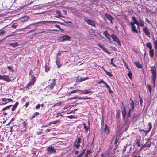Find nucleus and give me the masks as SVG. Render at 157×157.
<instances>
[{"instance_id":"obj_1","label":"nucleus","mask_w":157,"mask_h":157,"mask_svg":"<svg viewBox=\"0 0 157 157\" xmlns=\"http://www.w3.org/2000/svg\"><path fill=\"white\" fill-rule=\"evenodd\" d=\"M151 71L152 74L151 77V82L153 84V87L155 86V84L156 78V70L155 66H153L151 67Z\"/></svg>"},{"instance_id":"obj_2","label":"nucleus","mask_w":157,"mask_h":157,"mask_svg":"<svg viewBox=\"0 0 157 157\" xmlns=\"http://www.w3.org/2000/svg\"><path fill=\"white\" fill-rule=\"evenodd\" d=\"M132 21L130 23V25L131 26V30L132 32H134L136 33H138V31L136 29V27L134 25L135 24L138 25V21L135 18V17H132Z\"/></svg>"},{"instance_id":"obj_3","label":"nucleus","mask_w":157,"mask_h":157,"mask_svg":"<svg viewBox=\"0 0 157 157\" xmlns=\"http://www.w3.org/2000/svg\"><path fill=\"white\" fill-rule=\"evenodd\" d=\"M85 21L86 22L87 24L93 27L95 26V22L93 20L89 19L87 17H85L84 19Z\"/></svg>"},{"instance_id":"obj_4","label":"nucleus","mask_w":157,"mask_h":157,"mask_svg":"<svg viewBox=\"0 0 157 157\" xmlns=\"http://www.w3.org/2000/svg\"><path fill=\"white\" fill-rule=\"evenodd\" d=\"M35 77H32V79L30 82L28 83L26 86V89H28L29 88L34 84L35 82Z\"/></svg>"},{"instance_id":"obj_5","label":"nucleus","mask_w":157,"mask_h":157,"mask_svg":"<svg viewBox=\"0 0 157 157\" xmlns=\"http://www.w3.org/2000/svg\"><path fill=\"white\" fill-rule=\"evenodd\" d=\"M0 79L3 80L8 82L11 81V80L9 77L6 75H0Z\"/></svg>"},{"instance_id":"obj_6","label":"nucleus","mask_w":157,"mask_h":157,"mask_svg":"<svg viewBox=\"0 0 157 157\" xmlns=\"http://www.w3.org/2000/svg\"><path fill=\"white\" fill-rule=\"evenodd\" d=\"M48 81L49 82H51V83L48 85V87L49 90H51L53 89L54 86L56 84L55 80L54 79H52V80L50 79Z\"/></svg>"},{"instance_id":"obj_7","label":"nucleus","mask_w":157,"mask_h":157,"mask_svg":"<svg viewBox=\"0 0 157 157\" xmlns=\"http://www.w3.org/2000/svg\"><path fill=\"white\" fill-rule=\"evenodd\" d=\"M143 31L147 37H150V35L151 34L147 26H145L144 27L143 29Z\"/></svg>"},{"instance_id":"obj_8","label":"nucleus","mask_w":157,"mask_h":157,"mask_svg":"<svg viewBox=\"0 0 157 157\" xmlns=\"http://www.w3.org/2000/svg\"><path fill=\"white\" fill-rule=\"evenodd\" d=\"M47 151L49 154H52L56 152V150L52 146L48 147L47 148Z\"/></svg>"},{"instance_id":"obj_9","label":"nucleus","mask_w":157,"mask_h":157,"mask_svg":"<svg viewBox=\"0 0 157 157\" xmlns=\"http://www.w3.org/2000/svg\"><path fill=\"white\" fill-rule=\"evenodd\" d=\"M111 37L112 38L113 41L116 42L118 44L120 45V40L115 35L113 34H112L111 35Z\"/></svg>"},{"instance_id":"obj_10","label":"nucleus","mask_w":157,"mask_h":157,"mask_svg":"<svg viewBox=\"0 0 157 157\" xmlns=\"http://www.w3.org/2000/svg\"><path fill=\"white\" fill-rule=\"evenodd\" d=\"M98 46L101 48L102 50H104L105 52L108 54H110V52L108 51L106 48L105 47L104 45L102 44H101L100 43H98Z\"/></svg>"},{"instance_id":"obj_11","label":"nucleus","mask_w":157,"mask_h":157,"mask_svg":"<svg viewBox=\"0 0 157 157\" xmlns=\"http://www.w3.org/2000/svg\"><path fill=\"white\" fill-rule=\"evenodd\" d=\"M70 37L68 35H64L60 37V40L62 41L68 40L70 39Z\"/></svg>"},{"instance_id":"obj_12","label":"nucleus","mask_w":157,"mask_h":157,"mask_svg":"<svg viewBox=\"0 0 157 157\" xmlns=\"http://www.w3.org/2000/svg\"><path fill=\"white\" fill-rule=\"evenodd\" d=\"M81 139L78 138L76 143L75 144V147L76 149H78L80 147V143Z\"/></svg>"},{"instance_id":"obj_13","label":"nucleus","mask_w":157,"mask_h":157,"mask_svg":"<svg viewBox=\"0 0 157 157\" xmlns=\"http://www.w3.org/2000/svg\"><path fill=\"white\" fill-rule=\"evenodd\" d=\"M105 16L108 20L110 21L111 23H113L112 20L114 19L113 17L110 14L107 13L105 14Z\"/></svg>"},{"instance_id":"obj_14","label":"nucleus","mask_w":157,"mask_h":157,"mask_svg":"<svg viewBox=\"0 0 157 157\" xmlns=\"http://www.w3.org/2000/svg\"><path fill=\"white\" fill-rule=\"evenodd\" d=\"M123 110L122 111V118L123 119H125L126 116V112L125 110V107L124 106H122Z\"/></svg>"},{"instance_id":"obj_15","label":"nucleus","mask_w":157,"mask_h":157,"mask_svg":"<svg viewBox=\"0 0 157 157\" xmlns=\"http://www.w3.org/2000/svg\"><path fill=\"white\" fill-rule=\"evenodd\" d=\"M92 93V92L90 89L83 90V94H91Z\"/></svg>"},{"instance_id":"obj_16","label":"nucleus","mask_w":157,"mask_h":157,"mask_svg":"<svg viewBox=\"0 0 157 157\" xmlns=\"http://www.w3.org/2000/svg\"><path fill=\"white\" fill-rule=\"evenodd\" d=\"M103 34L109 40H111V39L110 38V37H111V35L109 34V33H108L107 31H105L104 32Z\"/></svg>"},{"instance_id":"obj_17","label":"nucleus","mask_w":157,"mask_h":157,"mask_svg":"<svg viewBox=\"0 0 157 157\" xmlns=\"http://www.w3.org/2000/svg\"><path fill=\"white\" fill-rule=\"evenodd\" d=\"M104 132L107 135L108 134L109 132V129L108 126L106 124L105 125Z\"/></svg>"},{"instance_id":"obj_18","label":"nucleus","mask_w":157,"mask_h":157,"mask_svg":"<svg viewBox=\"0 0 157 157\" xmlns=\"http://www.w3.org/2000/svg\"><path fill=\"white\" fill-rule=\"evenodd\" d=\"M149 55L150 57L151 58H153L154 55V52L153 49H152L149 50Z\"/></svg>"},{"instance_id":"obj_19","label":"nucleus","mask_w":157,"mask_h":157,"mask_svg":"<svg viewBox=\"0 0 157 157\" xmlns=\"http://www.w3.org/2000/svg\"><path fill=\"white\" fill-rule=\"evenodd\" d=\"M140 138H139L135 141V142L137 146L138 147H140Z\"/></svg>"},{"instance_id":"obj_20","label":"nucleus","mask_w":157,"mask_h":157,"mask_svg":"<svg viewBox=\"0 0 157 157\" xmlns=\"http://www.w3.org/2000/svg\"><path fill=\"white\" fill-rule=\"evenodd\" d=\"M130 101H131V102L130 103V106L131 107L130 108L134 109V107L133 101L131 98L130 99Z\"/></svg>"},{"instance_id":"obj_21","label":"nucleus","mask_w":157,"mask_h":157,"mask_svg":"<svg viewBox=\"0 0 157 157\" xmlns=\"http://www.w3.org/2000/svg\"><path fill=\"white\" fill-rule=\"evenodd\" d=\"M9 45L12 46L13 48H15L19 45L17 42H16L14 43H10L9 44Z\"/></svg>"},{"instance_id":"obj_22","label":"nucleus","mask_w":157,"mask_h":157,"mask_svg":"<svg viewBox=\"0 0 157 157\" xmlns=\"http://www.w3.org/2000/svg\"><path fill=\"white\" fill-rule=\"evenodd\" d=\"M134 63L136 66L138 68H141L142 67V66L141 64L139 62H135Z\"/></svg>"},{"instance_id":"obj_23","label":"nucleus","mask_w":157,"mask_h":157,"mask_svg":"<svg viewBox=\"0 0 157 157\" xmlns=\"http://www.w3.org/2000/svg\"><path fill=\"white\" fill-rule=\"evenodd\" d=\"M59 62V60L58 59V56H57V59L56 60V63L57 67L59 68H60L61 66V65L60 64Z\"/></svg>"},{"instance_id":"obj_24","label":"nucleus","mask_w":157,"mask_h":157,"mask_svg":"<svg viewBox=\"0 0 157 157\" xmlns=\"http://www.w3.org/2000/svg\"><path fill=\"white\" fill-rule=\"evenodd\" d=\"M146 46L149 49V50L152 49V44L150 42H148L146 44Z\"/></svg>"},{"instance_id":"obj_25","label":"nucleus","mask_w":157,"mask_h":157,"mask_svg":"<svg viewBox=\"0 0 157 157\" xmlns=\"http://www.w3.org/2000/svg\"><path fill=\"white\" fill-rule=\"evenodd\" d=\"M18 102H17L16 103L13 105V107L12 108V111H14L17 106H18Z\"/></svg>"},{"instance_id":"obj_26","label":"nucleus","mask_w":157,"mask_h":157,"mask_svg":"<svg viewBox=\"0 0 157 157\" xmlns=\"http://www.w3.org/2000/svg\"><path fill=\"white\" fill-rule=\"evenodd\" d=\"M56 21H41V22L42 23L44 24V23H56Z\"/></svg>"},{"instance_id":"obj_27","label":"nucleus","mask_w":157,"mask_h":157,"mask_svg":"<svg viewBox=\"0 0 157 157\" xmlns=\"http://www.w3.org/2000/svg\"><path fill=\"white\" fill-rule=\"evenodd\" d=\"M139 24L140 26L143 27L144 26V22L143 20H142L141 19H140L139 20Z\"/></svg>"},{"instance_id":"obj_28","label":"nucleus","mask_w":157,"mask_h":157,"mask_svg":"<svg viewBox=\"0 0 157 157\" xmlns=\"http://www.w3.org/2000/svg\"><path fill=\"white\" fill-rule=\"evenodd\" d=\"M104 71L106 72V74L108 75L109 77H111L113 76L111 74V73L110 72H108L105 69H104Z\"/></svg>"},{"instance_id":"obj_29","label":"nucleus","mask_w":157,"mask_h":157,"mask_svg":"<svg viewBox=\"0 0 157 157\" xmlns=\"http://www.w3.org/2000/svg\"><path fill=\"white\" fill-rule=\"evenodd\" d=\"M12 106V105H10L9 106H8L6 107H5L3 108V109L2 110V111H5L7 109H9L10 108V107H11Z\"/></svg>"},{"instance_id":"obj_30","label":"nucleus","mask_w":157,"mask_h":157,"mask_svg":"<svg viewBox=\"0 0 157 157\" xmlns=\"http://www.w3.org/2000/svg\"><path fill=\"white\" fill-rule=\"evenodd\" d=\"M88 78L87 77L83 78H80V79H78V81L80 82L82 81L85 80H87V79H88Z\"/></svg>"},{"instance_id":"obj_31","label":"nucleus","mask_w":157,"mask_h":157,"mask_svg":"<svg viewBox=\"0 0 157 157\" xmlns=\"http://www.w3.org/2000/svg\"><path fill=\"white\" fill-rule=\"evenodd\" d=\"M154 48L157 49V40H155L154 41Z\"/></svg>"},{"instance_id":"obj_32","label":"nucleus","mask_w":157,"mask_h":157,"mask_svg":"<svg viewBox=\"0 0 157 157\" xmlns=\"http://www.w3.org/2000/svg\"><path fill=\"white\" fill-rule=\"evenodd\" d=\"M83 125H84V128L85 129V131L86 132L88 130V128L87 126H86V125L85 123L83 122Z\"/></svg>"},{"instance_id":"obj_33","label":"nucleus","mask_w":157,"mask_h":157,"mask_svg":"<svg viewBox=\"0 0 157 157\" xmlns=\"http://www.w3.org/2000/svg\"><path fill=\"white\" fill-rule=\"evenodd\" d=\"M127 75L130 79H131L132 78V73L130 71H129L128 73L127 74Z\"/></svg>"},{"instance_id":"obj_34","label":"nucleus","mask_w":157,"mask_h":157,"mask_svg":"<svg viewBox=\"0 0 157 157\" xmlns=\"http://www.w3.org/2000/svg\"><path fill=\"white\" fill-rule=\"evenodd\" d=\"M148 126H149L148 130L149 131H150L152 128V125L151 123V122H149L148 123Z\"/></svg>"},{"instance_id":"obj_35","label":"nucleus","mask_w":157,"mask_h":157,"mask_svg":"<svg viewBox=\"0 0 157 157\" xmlns=\"http://www.w3.org/2000/svg\"><path fill=\"white\" fill-rule=\"evenodd\" d=\"M77 93L80 94H83V90H80L78 89Z\"/></svg>"},{"instance_id":"obj_36","label":"nucleus","mask_w":157,"mask_h":157,"mask_svg":"<svg viewBox=\"0 0 157 157\" xmlns=\"http://www.w3.org/2000/svg\"><path fill=\"white\" fill-rule=\"evenodd\" d=\"M57 31V30L56 29H53V30H51V29H48L46 30V33H50L52 31Z\"/></svg>"},{"instance_id":"obj_37","label":"nucleus","mask_w":157,"mask_h":157,"mask_svg":"<svg viewBox=\"0 0 157 157\" xmlns=\"http://www.w3.org/2000/svg\"><path fill=\"white\" fill-rule=\"evenodd\" d=\"M56 13L59 15V17H64V16H63L60 15L61 12L59 10L56 11Z\"/></svg>"},{"instance_id":"obj_38","label":"nucleus","mask_w":157,"mask_h":157,"mask_svg":"<svg viewBox=\"0 0 157 157\" xmlns=\"http://www.w3.org/2000/svg\"><path fill=\"white\" fill-rule=\"evenodd\" d=\"M147 89H148L149 92L150 93H151V88L150 85L148 84L147 85Z\"/></svg>"},{"instance_id":"obj_39","label":"nucleus","mask_w":157,"mask_h":157,"mask_svg":"<svg viewBox=\"0 0 157 157\" xmlns=\"http://www.w3.org/2000/svg\"><path fill=\"white\" fill-rule=\"evenodd\" d=\"M78 91V89L75 90H73V91H72L70 92L69 93V94H71L74 93H77Z\"/></svg>"},{"instance_id":"obj_40","label":"nucleus","mask_w":157,"mask_h":157,"mask_svg":"<svg viewBox=\"0 0 157 157\" xmlns=\"http://www.w3.org/2000/svg\"><path fill=\"white\" fill-rule=\"evenodd\" d=\"M17 26V24L16 23H13V24L12 25V28H16Z\"/></svg>"},{"instance_id":"obj_41","label":"nucleus","mask_w":157,"mask_h":157,"mask_svg":"<svg viewBox=\"0 0 157 157\" xmlns=\"http://www.w3.org/2000/svg\"><path fill=\"white\" fill-rule=\"evenodd\" d=\"M145 21L147 23H148L149 24L152 25V24L151 23L150 21L147 18H146L145 19Z\"/></svg>"},{"instance_id":"obj_42","label":"nucleus","mask_w":157,"mask_h":157,"mask_svg":"<svg viewBox=\"0 0 157 157\" xmlns=\"http://www.w3.org/2000/svg\"><path fill=\"white\" fill-rule=\"evenodd\" d=\"M113 58H112L111 59V63L110 64H112L114 66L116 67V66L115 65L114 63L113 62Z\"/></svg>"},{"instance_id":"obj_43","label":"nucleus","mask_w":157,"mask_h":157,"mask_svg":"<svg viewBox=\"0 0 157 157\" xmlns=\"http://www.w3.org/2000/svg\"><path fill=\"white\" fill-rule=\"evenodd\" d=\"M139 98H140V104L141 105H142V103H143V100H142V98H140V95L139 96Z\"/></svg>"},{"instance_id":"obj_44","label":"nucleus","mask_w":157,"mask_h":157,"mask_svg":"<svg viewBox=\"0 0 157 157\" xmlns=\"http://www.w3.org/2000/svg\"><path fill=\"white\" fill-rule=\"evenodd\" d=\"M104 84L105 85L106 87L108 89V90H110V86L108 85L107 83L105 82V83Z\"/></svg>"},{"instance_id":"obj_45","label":"nucleus","mask_w":157,"mask_h":157,"mask_svg":"<svg viewBox=\"0 0 157 157\" xmlns=\"http://www.w3.org/2000/svg\"><path fill=\"white\" fill-rule=\"evenodd\" d=\"M101 83H103L104 84V83H105V82L102 80H101V81L98 82V83L99 84H101Z\"/></svg>"},{"instance_id":"obj_46","label":"nucleus","mask_w":157,"mask_h":157,"mask_svg":"<svg viewBox=\"0 0 157 157\" xmlns=\"http://www.w3.org/2000/svg\"><path fill=\"white\" fill-rule=\"evenodd\" d=\"M2 100L3 102H7V98H2Z\"/></svg>"},{"instance_id":"obj_47","label":"nucleus","mask_w":157,"mask_h":157,"mask_svg":"<svg viewBox=\"0 0 157 157\" xmlns=\"http://www.w3.org/2000/svg\"><path fill=\"white\" fill-rule=\"evenodd\" d=\"M40 105H41L40 104H38L37 105L36 107V109H39L40 107Z\"/></svg>"},{"instance_id":"obj_48","label":"nucleus","mask_w":157,"mask_h":157,"mask_svg":"<svg viewBox=\"0 0 157 157\" xmlns=\"http://www.w3.org/2000/svg\"><path fill=\"white\" fill-rule=\"evenodd\" d=\"M150 131H149V130H144V132L146 134H147L150 132Z\"/></svg>"},{"instance_id":"obj_49","label":"nucleus","mask_w":157,"mask_h":157,"mask_svg":"<svg viewBox=\"0 0 157 157\" xmlns=\"http://www.w3.org/2000/svg\"><path fill=\"white\" fill-rule=\"evenodd\" d=\"M49 70V68L48 67H47L45 66V71L46 72H48Z\"/></svg>"},{"instance_id":"obj_50","label":"nucleus","mask_w":157,"mask_h":157,"mask_svg":"<svg viewBox=\"0 0 157 157\" xmlns=\"http://www.w3.org/2000/svg\"><path fill=\"white\" fill-rule=\"evenodd\" d=\"M60 113H58L57 114V115L56 116V117H59L60 116L61 117H63V116L62 115L60 114Z\"/></svg>"},{"instance_id":"obj_51","label":"nucleus","mask_w":157,"mask_h":157,"mask_svg":"<svg viewBox=\"0 0 157 157\" xmlns=\"http://www.w3.org/2000/svg\"><path fill=\"white\" fill-rule=\"evenodd\" d=\"M91 153V151L90 150H87L86 151V154L87 155L90 154Z\"/></svg>"},{"instance_id":"obj_52","label":"nucleus","mask_w":157,"mask_h":157,"mask_svg":"<svg viewBox=\"0 0 157 157\" xmlns=\"http://www.w3.org/2000/svg\"><path fill=\"white\" fill-rule=\"evenodd\" d=\"M55 26L56 27L58 28L59 29H60L61 28H60V26L59 25H58L56 24L55 25Z\"/></svg>"},{"instance_id":"obj_53","label":"nucleus","mask_w":157,"mask_h":157,"mask_svg":"<svg viewBox=\"0 0 157 157\" xmlns=\"http://www.w3.org/2000/svg\"><path fill=\"white\" fill-rule=\"evenodd\" d=\"M67 117L70 119H73L74 117V116L72 115L68 116Z\"/></svg>"},{"instance_id":"obj_54","label":"nucleus","mask_w":157,"mask_h":157,"mask_svg":"<svg viewBox=\"0 0 157 157\" xmlns=\"http://www.w3.org/2000/svg\"><path fill=\"white\" fill-rule=\"evenodd\" d=\"M84 100H86V99H91V97H84Z\"/></svg>"},{"instance_id":"obj_55","label":"nucleus","mask_w":157,"mask_h":157,"mask_svg":"<svg viewBox=\"0 0 157 157\" xmlns=\"http://www.w3.org/2000/svg\"><path fill=\"white\" fill-rule=\"evenodd\" d=\"M5 32L4 31H2L0 32V35H2L4 34L5 33Z\"/></svg>"},{"instance_id":"obj_56","label":"nucleus","mask_w":157,"mask_h":157,"mask_svg":"<svg viewBox=\"0 0 157 157\" xmlns=\"http://www.w3.org/2000/svg\"><path fill=\"white\" fill-rule=\"evenodd\" d=\"M58 105H60V104L58 103H56L55 104H54L53 106V107H55L56 106H58Z\"/></svg>"},{"instance_id":"obj_57","label":"nucleus","mask_w":157,"mask_h":157,"mask_svg":"<svg viewBox=\"0 0 157 157\" xmlns=\"http://www.w3.org/2000/svg\"><path fill=\"white\" fill-rule=\"evenodd\" d=\"M7 102H12L13 100L10 98H7Z\"/></svg>"},{"instance_id":"obj_58","label":"nucleus","mask_w":157,"mask_h":157,"mask_svg":"<svg viewBox=\"0 0 157 157\" xmlns=\"http://www.w3.org/2000/svg\"><path fill=\"white\" fill-rule=\"evenodd\" d=\"M116 115L117 116V117L118 118L119 117V111H117Z\"/></svg>"},{"instance_id":"obj_59","label":"nucleus","mask_w":157,"mask_h":157,"mask_svg":"<svg viewBox=\"0 0 157 157\" xmlns=\"http://www.w3.org/2000/svg\"><path fill=\"white\" fill-rule=\"evenodd\" d=\"M52 123L54 124H56L57 123V121H53L52 122Z\"/></svg>"},{"instance_id":"obj_60","label":"nucleus","mask_w":157,"mask_h":157,"mask_svg":"<svg viewBox=\"0 0 157 157\" xmlns=\"http://www.w3.org/2000/svg\"><path fill=\"white\" fill-rule=\"evenodd\" d=\"M131 115V112H128V113H127V115L128 117H130Z\"/></svg>"},{"instance_id":"obj_61","label":"nucleus","mask_w":157,"mask_h":157,"mask_svg":"<svg viewBox=\"0 0 157 157\" xmlns=\"http://www.w3.org/2000/svg\"><path fill=\"white\" fill-rule=\"evenodd\" d=\"M29 105V102H28L26 103L25 105V107L27 108L28 106Z\"/></svg>"},{"instance_id":"obj_62","label":"nucleus","mask_w":157,"mask_h":157,"mask_svg":"<svg viewBox=\"0 0 157 157\" xmlns=\"http://www.w3.org/2000/svg\"><path fill=\"white\" fill-rule=\"evenodd\" d=\"M7 67L8 69L10 70H12V67L10 66H8Z\"/></svg>"},{"instance_id":"obj_63","label":"nucleus","mask_w":157,"mask_h":157,"mask_svg":"<svg viewBox=\"0 0 157 157\" xmlns=\"http://www.w3.org/2000/svg\"><path fill=\"white\" fill-rule=\"evenodd\" d=\"M50 129H46V130H45V132L46 133H48V132H50Z\"/></svg>"},{"instance_id":"obj_64","label":"nucleus","mask_w":157,"mask_h":157,"mask_svg":"<svg viewBox=\"0 0 157 157\" xmlns=\"http://www.w3.org/2000/svg\"><path fill=\"white\" fill-rule=\"evenodd\" d=\"M79 153V151H76L75 152V154L76 155L78 154Z\"/></svg>"}]
</instances>
